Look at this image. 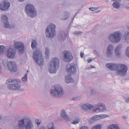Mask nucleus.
<instances>
[{
    "label": "nucleus",
    "instance_id": "obj_1",
    "mask_svg": "<svg viewBox=\"0 0 129 129\" xmlns=\"http://www.w3.org/2000/svg\"><path fill=\"white\" fill-rule=\"evenodd\" d=\"M17 125L13 126V129H33L34 125L31 121L26 118L19 120Z\"/></svg>",
    "mask_w": 129,
    "mask_h": 129
},
{
    "label": "nucleus",
    "instance_id": "obj_2",
    "mask_svg": "<svg viewBox=\"0 0 129 129\" xmlns=\"http://www.w3.org/2000/svg\"><path fill=\"white\" fill-rule=\"evenodd\" d=\"M20 80L17 79H8L6 82L8 84V88L11 90H17L20 89V85L19 84Z\"/></svg>",
    "mask_w": 129,
    "mask_h": 129
},
{
    "label": "nucleus",
    "instance_id": "obj_3",
    "mask_svg": "<svg viewBox=\"0 0 129 129\" xmlns=\"http://www.w3.org/2000/svg\"><path fill=\"white\" fill-rule=\"evenodd\" d=\"M59 60L57 57L53 58L49 66L48 69L51 73H55L59 66Z\"/></svg>",
    "mask_w": 129,
    "mask_h": 129
},
{
    "label": "nucleus",
    "instance_id": "obj_4",
    "mask_svg": "<svg viewBox=\"0 0 129 129\" xmlns=\"http://www.w3.org/2000/svg\"><path fill=\"white\" fill-rule=\"evenodd\" d=\"M25 12L28 16L33 18L37 15V12L33 5L28 4L25 6Z\"/></svg>",
    "mask_w": 129,
    "mask_h": 129
},
{
    "label": "nucleus",
    "instance_id": "obj_5",
    "mask_svg": "<svg viewBox=\"0 0 129 129\" xmlns=\"http://www.w3.org/2000/svg\"><path fill=\"white\" fill-rule=\"evenodd\" d=\"M33 57L35 61L39 66L43 65V57L41 51L39 49H36L33 52Z\"/></svg>",
    "mask_w": 129,
    "mask_h": 129
},
{
    "label": "nucleus",
    "instance_id": "obj_6",
    "mask_svg": "<svg viewBox=\"0 0 129 129\" xmlns=\"http://www.w3.org/2000/svg\"><path fill=\"white\" fill-rule=\"evenodd\" d=\"M50 93L52 96L60 98L63 96L64 92L61 87L57 86H54L52 89Z\"/></svg>",
    "mask_w": 129,
    "mask_h": 129
},
{
    "label": "nucleus",
    "instance_id": "obj_7",
    "mask_svg": "<svg viewBox=\"0 0 129 129\" xmlns=\"http://www.w3.org/2000/svg\"><path fill=\"white\" fill-rule=\"evenodd\" d=\"M3 64L5 68L12 72H15L17 70V68L15 62L11 61H8L7 60H4Z\"/></svg>",
    "mask_w": 129,
    "mask_h": 129
},
{
    "label": "nucleus",
    "instance_id": "obj_8",
    "mask_svg": "<svg viewBox=\"0 0 129 129\" xmlns=\"http://www.w3.org/2000/svg\"><path fill=\"white\" fill-rule=\"evenodd\" d=\"M122 34L121 33H114L109 35L108 39L111 42L117 43L121 40L122 38Z\"/></svg>",
    "mask_w": 129,
    "mask_h": 129
},
{
    "label": "nucleus",
    "instance_id": "obj_9",
    "mask_svg": "<svg viewBox=\"0 0 129 129\" xmlns=\"http://www.w3.org/2000/svg\"><path fill=\"white\" fill-rule=\"evenodd\" d=\"M128 68L126 66L121 64H119L117 70L118 74L121 76H124L127 74Z\"/></svg>",
    "mask_w": 129,
    "mask_h": 129
},
{
    "label": "nucleus",
    "instance_id": "obj_10",
    "mask_svg": "<svg viewBox=\"0 0 129 129\" xmlns=\"http://www.w3.org/2000/svg\"><path fill=\"white\" fill-rule=\"evenodd\" d=\"M1 21L3 23L5 27L9 29L14 28L15 27L14 24H12L10 25L8 21V18L6 15H3L1 16Z\"/></svg>",
    "mask_w": 129,
    "mask_h": 129
},
{
    "label": "nucleus",
    "instance_id": "obj_11",
    "mask_svg": "<svg viewBox=\"0 0 129 129\" xmlns=\"http://www.w3.org/2000/svg\"><path fill=\"white\" fill-rule=\"evenodd\" d=\"M62 54L63 56V59L66 62H69L73 59V56L72 54L69 51H63Z\"/></svg>",
    "mask_w": 129,
    "mask_h": 129
},
{
    "label": "nucleus",
    "instance_id": "obj_12",
    "mask_svg": "<svg viewBox=\"0 0 129 129\" xmlns=\"http://www.w3.org/2000/svg\"><path fill=\"white\" fill-rule=\"evenodd\" d=\"M14 45L16 49L19 51V54H22L24 51V45L23 43L21 42H15Z\"/></svg>",
    "mask_w": 129,
    "mask_h": 129
},
{
    "label": "nucleus",
    "instance_id": "obj_13",
    "mask_svg": "<svg viewBox=\"0 0 129 129\" xmlns=\"http://www.w3.org/2000/svg\"><path fill=\"white\" fill-rule=\"evenodd\" d=\"M16 52V49L14 47L9 49L7 52V56L9 58H14L15 57Z\"/></svg>",
    "mask_w": 129,
    "mask_h": 129
},
{
    "label": "nucleus",
    "instance_id": "obj_14",
    "mask_svg": "<svg viewBox=\"0 0 129 129\" xmlns=\"http://www.w3.org/2000/svg\"><path fill=\"white\" fill-rule=\"evenodd\" d=\"M97 108L94 110L96 112H104L106 110V107L104 104L99 103H98L96 106Z\"/></svg>",
    "mask_w": 129,
    "mask_h": 129
},
{
    "label": "nucleus",
    "instance_id": "obj_15",
    "mask_svg": "<svg viewBox=\"0 0 129 129\" xmlns=\"http://www.w3.org/2000/svg\"><path fill=\"white\" fill-rule=\"evenodd\" d=\"M119 64L108 63L106 64L107 68L111 71H117Z\"/></svg>",
    "mask_w": 129,
    "mask_h": 129
},
{
    "label": "nucleus",
    "instance_id": "obj_16",
    "mask_svg": "<svg viewBox=\"0 0 129 129\" xmlns=\"http://www.w3.org/2000/svg\"><path fill=\"white\" fill-rule=\"evenodd\" d=\"M10 6V3L5 1L0 4V9L2 11H7Z\"/></svg>",
    "mask_w": 129,
    "mask_h": 129
},
{
    "label": "nucleus",
    "instance_id": "obj_17",
    "mask_svg": "<svg viewBox=\"0 0 129 129\" xmlns=\"http://www.w3.org/2000/svg\"><path fill=\"white\" fill-rule=\"evenodd\" d=\"M66 69L68 72L71 74L74 73L76 71L75 66L70 64H68L67 66Z\"/></svg>",
    "mask_w": 129,
    "mask_h": 129
},
{
    "label": "nucleus",
    "instance_id": "obj_18",
    "mask_svg": "<svg viewBox=\"0 0 129 129\" xmlns=\"http://www.w3.org/2000/svg\"><path fill=\"white\" fill-rule=\"evenodd\" d=\"M56 26L54 24H50L48 26L46 29V32H55Z\"/></svg>",
    "mask_w": 129,
    "mask_h": 129
},
{
    "label": "nucleus",
    "instance_id": "obj_19",
    "mask_svg": "<svg viewBox=\"0 0 129 129\" xmlns=\"http://www.w3.org/2000/svg\"><path fill=\"white\" fill-rule=\"evenodd\" d=\"M46 128V129H55L54 124L52 122H50L48 124ZM39 129H45V128L44 126H42Z\"/></svg>",
    "mask_w": 129,
    "mask_h": 129
},
{
    "label": "nucleus",
    "instance_id": "obj_20",
    "mask_svg": "<svg viewBox=\"0 0 129 129\" xmlns=\"http://www.w3.org/2000/svg\"><path fill=\"white\" fill-rule=\"evenodd\" d=\"M122 47L121 45H119L115 48V52L116 55L118 57H120L121 55V49Z\"/></svg>",
    "mask_w": 129,
    "mask_h": 129
},
{
    "label": "nucleus",
    "instance_id": "obj_21",
    "mask_svg": "<svg viewBox=\"0 0 129 129\" xmlns=\"http://www.w3.org/2000/svg\"><path fill=\"white\" fill-rule=\"evenodd\" d=\"M93 105L86 104L83 105L82 106V108L84 110L87 111L91 110L93 108Z\"/></svg>",
    "mask_w": 129,
    "mask_h": 129
},
{
    "label": "nucleus",
    "instance_id": "obj_22",
    "mask_svg": "<svg viewBox=\"0 0 129 129\" xmlns=\"http://www.w3.org/2000/svg\"><path fill=\"white\" fill-rule=\"evenodd\" d=\"M96 27H95L94 29V31L97 32L99 31V32H103L104 31H106L107 30L106 28L105 27H99L96 29Z\"/></svg>",
    "mask_w": 129,
    "mask_h": 129
},
{
    "label": "nucleus",
    "instance_id": "obj_23",
    "mask_svg": "<svg viewBox=\"0 0 129 129\" xmlns=\"http://www.w3.org/2000/svg\"><path fill=\"white\" fill-rule=\"evenodd\" d=\"M65 82L67 83H69L70 82H73L74 80L72 78L70 75H67L65 77Z\"/></svg>",
    "mask_w": 129,
    "mask_h": 129
},
{
    "label": "nucleus",
    "instance_id": "obj_24",
    "mask_svg": "<svg viewBox=\"0 0 129 129\" xmlns=\"http://www.w3.org/2000/svg\"><path fill=\"white\" fill-rule=\"evenodd\" d=\"M107 129H120V128L118 124H113L109 126Z\"/></svg>",
    "mask_w": 129,
    "mask_h": 129
},
{
    "label": "nucleus",
    "instance_id": "obj_25",
    "mask_svg": "<svg viewBox=\"0 0 129 129\" xmlns=\"http://www.w3.org/2000/svg\"><path fill=\"white\" fill-rule=\"evenodd\" d=\"M69 17V15L68 13L65 12L63 14V16L61 18V19L62 20H65L68 19Z\"/></svg>",
    "mask_w": 129,
    "mask_h": 129
},
{
    "label": "nucleus",
    "instance_id": "obj_26",
    "mask_svg": "<svg viewBox=\"0 0 129 129\" xmlns=\"http://www.w3.org/2000/svg\"><path fill=\"white\" fill-rule=\"evenodd\" d=\"M103 116H103L102 115H100V116L99 115H95L93 117L91 118L94 121H95L98 120H99L101 119V117H103Z\"/></svg>",
    "mask_w": 129,
    "mask_h": 129
},
{
    "label": "nucleus",
    "instance_id": "obj_27",
    "mask_svg": "<svg viewBox=\"0 0 129 129\" xmlns=\"http://www.w3.org/2000/svg\"><path fill=\"white\" fill-rule=\"evenodd\" d=\"M112 5L114 8L118 9L120 7V4L118 2H115L113 3Z\"/></svg>",
    "mask_w": 129,
    "mask_h": 129
},
{
    "label": "nucleus",
    "instance_id": "obj_28",
    "mask_svg": "<svg viewBox=\"0 0 129 129\" xmlns=\"http://www.w3.org/2000/svg\"><path fill=\"white\" fill-rule=\"evenodd\" d=\"M37 42L36 41L34 40H32L31 45V47L32 49H35L37 46Z\"/></svg>",
    "mask_w": 129,
    "mask_h": 129
},
{
    "label": "nucleus",
    "instance_id": "obj_29",
    "mask_svg": "<svg viewBox=\"0 0 129 129\" xmlns=\"http://www.w3.org/2000/svg\"><path fill=\"white\" fill-rule=\"evenodd\" d=\"M55 35V33H46V37L51 38H53Z\"/></svg>",
    "mask_w": 129,
    "mask_h": 129
},
{
    "label": "nucleus",
    "instance_id": "obj_30",
    "mask_svg": "<svg viewBox=\"0 0 129 129\" xmlns=\"http://www.w3.org/2000/svg\"><path fill=\"white\" fill-rule=\"evenodd\" d=\"M80 119L79 118H76L73 120V122L71 123V124L75 125L77 124H78L80 122Z\"/></svg>",
    "mask_w": 129,
    "mask_h": 129
},
{
    "label": "nucleus",
    "instance_id": "obj_31",
    "mask_svg": "<svg viewBox=\"0 0 129 129\" xmlns=\"http://www.w3.org/2000/svg\"><path fill=\"white\" fill-rule=\"evenodd\" d=\"M60 116L64 118H67L68 117V115L66 114L65 110H63L61 112L60 114Z\"/></svg>",
    "mask_w": 129,
    "mask_h": 129
},
{
    "label": "nucleus",
    "instance_id": "obj_32",
    "mask_svg": "<svg viewBox=\"0 0 129 129\" xmlns=\"http://www.w3.org/2000/svg\"><path fill=\"white\" fill-rule=\"evenodd\" d=\"M126 42L129 41V33H125L124 36Z\"/></svg>",
    "mask_w": 129,
    "mask_h": 129
},
{
    "label": "nucleus",
    "instance_id": "obj_33",
    "mask_svg": "<svg viewBox=\"0 0 129 129\" xmlns=\"http://www.w3.org/2000/svg\"><path fill=\"white\" fill-rule=\"evenodd\" d=\"M5 48L3 45L0 46V55H2L4 52Z\"/></svg>",
    "mask_w": 129,
    "mask_h": 129
},
{
    "label": "nucleus",
    "instance_id": "obj_34",
    "mask_svg": "<svg viewBox=\"0 0 129 129\" xmlns=\"http://www.w3.org/2000/svg\"><path fill=\"white\" fill-rule=\"evenodd\" d=\"M49 48L48 47H46V48L45 53V55H47V56L46 57V59H48V56L49 54Z\"/></svg>",
    "mask_w": 129,
    "mask_h": 129
},
{
    "label": "nucleus",
    "instance_id": "obj_35",
    "mask_svg": "<svg viewBox=\"0 0 129 129\" xmlns=\"http://www.w3.org/2000/svg\"><path fill=\"white\" fill-rule=\"evenodd\" d=\"M127 28H124L122 29V31L124 32H129V23L126 26Z\"/></svg>",
    "mask_w": 129,
    "mask_h": 129
},
{
    "label": "nucleus",
    "instance_id": "obj_36",
    "mask_svg": "<svg viewBox=\"0 0 129 129\" xmlns=\"http://www.w3.org/2000/svg\"><path fill=\"white\" fill-rule=\"evenodd\" d=\"M113 46L111 45H109L108 47L107 50L109 51H111L113 52Z\"/></svg>",
    "mask_w": 129,
    "mask_h": 129
},
{
    "label": "nucleus",
    "instance_id": "obj_37",
    "mask_svg": "<svg viewBox=\"0 0 129 129\" xmlns=\"http://www.w3.org/2000/svg\"><path fill=\"white\" fill-rule=\"evenodd\" d=\"M112 51H109L108 50H107V56L109 57H110L113 54Z\"/></svg>",
    "mask_w": 129,
    "mask_h": 129
},
{
    "label": "nucleus",
    "instance_id": "obj_38",
    "mask_svg": "<svg viewBox=\"0 0 129 129\" xmlns=\"http://www.w3.org/2000/svg\"><path fill=\"white\" fill-rule=\"evenodd\" d=\"M27 73H26L25 76L22 78V80L24 82H26L27 80Z\"/></svg>",
    "mask_w": 129,
    "mask_h": 129
},
{
    "label": "nucleus",
    "instance_id": "obj_39",
    "mask_svg": "<svg viewBox=\"0 0 129 129\" xmlns=\"http://www.w3.org/2000/svg\"><path fill=\"white\" fill-rule=\"evenodd\" d=\"M65 33H62V35L60 37V39L61 40H63L64 39L66 38L67 36L65 34Z\"/></svg>",
    "mask_w": 129,
    "mask_h": 129
},
{
    "label": "nucleus",
    "instance_id": "obj_40",
    "mask_svg": "<svg viewBox=\"0 0 129 129\" xmlns=\"http://www.w3.org/2000/svg\"><path fill=\"white\" fill-rule=\"evenodd\" d=\"M101 126L100 124H98L93 127L91 129H101Z\"/></svg>",
    "mask_w": 129,
    "mask_h": 129
},
{
    "label": "nucleus",
    "instance_id": "obj_41",
    "mask_svg": "<svg viewBox=\"0 0 129 129\" xmlns=\"http://www.w3.org/2000/svg\"><path fill=\"white\" fill-rule=\"evenodd\" d=\"M36 123L38 125H39L40 124L41 121L40 119H36L35 120Z\"/></svg>",
    "mask_w": 129,
    "mask_h": 129
},
{
    "label": "nucleus",
    "instance_id": "obj_42",
    "mask_svg": "<svg viewBox=\"0 0 129 129\" xmlns=\"http://www.w3.org/2000/svg\"><path fill=\"white\" fill-rule=\"evenodd\" d=\"M126 54V55L129 57V47L127 48Z\"/></svg>",
    "mask_w": 129,
    "mask_h": 129
},
{
    "label": "nucleus",
    "instance_id": "obj_43",
    "mask_svg": "<svg viewBox=\"0 0 129 129\" xmlns=\"http://www.w3.org/2000/svg\"><path fill=\"white\" fill-rule=\"evenodd\" d=\"M89 9L91 11H94L96 10L97 9L96 8H94L93 7H90L89 8Z\"/></svg>",
    "mask_w": 129,
    "mask_h": 129
},
{
    "label": "nucleus",
    "instance_id": "obj_44",
    "mask_svg": "<svg viewBox=\"0 0 129 129\" xmlns=\"http://www.w3.org/2000/svg\"><path fill=\"white\" fill-rule=\"evenodd\" d=\"M80 129H88V128L86 126H83L81 127Z\"/></svg>",
    "mask_w": 129,
    "mask_h": 129
},
{
    "label": "nucleus",
    "instance_id": "obj_45",
    "mask_svg": "<svg viewBox=\"0 0 129 129\" xmlns=\"http://www.w3.org/2000/svg\"><path fill=\"white\" fill-rule=\"evenodd\" d=\"M94 93V91L93 89H91L90 92V94L91 95H92Z\"/></svg>",
    "mask_w": 129,
    "mask_h": 129
},
{
    "label": "nucleus",
    "instance_id": "obj_46",
    "mask_svg": "<svg viewBox=\"0 0 129 129\" xmlns=\"http://www.w3.org/2000/svg\"><path fill=\"white\" fill-rule=\"evenodd\" d=\"M125 101L126 102V103H129V97L126 99H125Z\"/></svg>",
    "mask_w": 129,
    "mask_h": 129
},
{
    "label": "nucleus",
    "instance_id": "obj_47",
    "mask_svg": "<svg viewBox=\"0 0 129 129\" xmlns=\"http://www.w3.org/2000/svg\"><path fill=\"white\" fill-rule=\"evenodd\" d=\"M92 60V59H87V61L88 63H89Z\"/></svg>",
    "mask_w": 129,
    "mask_h": 129
},
{
    "label": "nucleus",
    "instance_id": "obj_48",
    "mask_svg": "<svg viewBox=\"0 0 129 129\" xmlns=\"http://www.w3.org/2000/svg\"><path fill=\"white\" fill-rule=\"evenodd\" d=\"M81 33H73L74 35H81Z\"/></svg>",
    "mask_w": 129,
    "mask_h": 129
},
{
    "label": "nucleus",
    "instance_id": "obj_49",
    "mask_svg": "<svg viewBox=\"0 0 129 129\" xmlns=\"http://www.w3.org/2000/svg\"><path fill=\"white\" fill-rule=\"evenodd\" d=\"M81 57V58L83 57V55H84V53H80Z\"/></svg>",
    "mask_w": 129,
    "mask_h": 129
},
{
    "label": "nucleus",
    "instance_id": "obj_50",
    "mask_svg": "<svg viewBox=\"0 0 129 129\" xmlns=\"http://www.w3.org/2000/svg\"><path fill=\"white\" fill-rule=\"evenodd\" d=\"M122 118L124 119H125L127 118V117L126 116H122Z\"/></svg>",
    "mask_w": 129,
    "mask_h": 129
},
{
    "label": "nucleus",
    "instance_id": "obj_51",
    "mask_svg": "<svg viewBox=\"0 0 129 129\" xmlns=\"http://www.w3.org/2000/svg\"><path fill=\"white\" fill-rule=\"evenodd\" d=\"M24 0H18L19 1V2H23L24 1Z\"/></svg>",
    "mask_w": 129,
    "mask_h": 129
},
{
    "label": "nucleus",
    "instance_id": "obj_52",
    "mask_svg": "<svg viewBox=\"0 0 129 129\" xmlns=\"http://www.w3.org/2000/svg\"><path fill=\"white\" fill-rule=\"evenodd\" d=\"M91 68H94V67L92 66H91Z\"/></svg>",
    "mask_w": 129,
    "mask_h": 129
},
{
    "label": "nucleus",
    "instance_id": "obj_53",
    "mask_svg": "<svg viewBox=\"0 0 129 129\" xmlns=\"http://www.w3.org/2000/svg\"><path fill=\"white\" fill-rule=\"evenodd\" d=\"M2 118V116L0 115V120Z\"/></svg>",
    "mask_w": 129,
    "mask_h": 129
},
{
    "label": "nucleus",
    "instance_id": "obj_54",
    "mask_svg": "<svg viewBox=\"0 0 129 129\" xmlns=\"http://www.w3.org/2000/svg\"><path fill=\"white\" fill-rule=\"evenodd\" d=\"M74 32L76 33V32H81V31L78 32V31H75Z\"/></svg>",
    "mask_w": 129,
    "mask_h": 129
},
{
    "label": "nucleus",
    "instance_id": "obj_55",
    "mask_svg": "<svg viewBox=\"0 0 129 129\" xmlns=\"http://www.w3.org/2000/svg\"><path fill=\"white\" fill-rule=\"evenodd\" d=\"M73 100H76V99H75V98H73Z\"/></svg>",
    "mask_w": 129,
    "mask_h": 129
},
{
    "label": "nucleus",
    "instance_id": "obj_56",
    "mask_svg": "<svg viewBox=\"0 0 129 129\" xmlns=\"http://www.w3.org/2000/svg\"><path fill=\"white\" fill-rule=\"evenodd\" d=\"M116 32L118 33V32H119V31H117V32Z\"/></svg>",
    "mask_w": 129,
    "mask_h": 129
},
{
    "label": "nucleus",
    "instance_id": "obj_57",
    "mask_svg": "<svg viewBox=\"0 0 129 129\" xmlns=\"http://www.w3.org/2000/svg\"><path fill=\"white\" fill-rule=\"evenodd\" d=\"M128 1H129V0H127Z\"/></svg>",
    "mask_w": 129,
    "mask_h": 129
},
{
    "label": "nucleus",
    "instance_id": "obj_58",
    "mask_svg": "<svg viewBox=\"0 0 129 129\" xmlns=\"http://www.w3.org/2000/svg\"><path fill=\"white\" fill-rule=\"evenodd\" d=\"M0 129H1V128H0Z\"/></svg>",
    "mask_w": 129,
    "mask_h": 129
}]
</instances>
